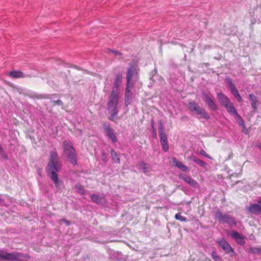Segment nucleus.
<instances>
[{"label":"nucleus","instance_id":"obj_9","mask_svg":"<svg viewBox=\"0 0 261 261\" xmlns=\"http://www.w3.org/2000/svg\"><path fill=\"white\" fill-rule=\"evenodd\" d=\"M179 178L182 179L185 182L188 183L192 187L196 189H198L199 188V185L198 182L191 177L181 174L179 176Z\"/></svg>","mask_w":261,"mask_h":261},{"label":"nucleus","instance_id":"obj_36","mask_svg":"<svg viewBox=\"0 0 261 261\" xmlns=\"http://www.w3.org/2000/svg\"><path fill=\"white\" fill-rule=\"evenodd\" d=\"M4 152V149H3V147H2V146L0 145V153H3Z\"/></svg>","mask_w":261,"mask_h":261},{"label":"nucleus","instance_id":"obj_4","mask_svg":"<svg viewBox=\"0 0 261 261\" xmlns=\"http://www.w3.org/2000/svg\"><path fill=\"white\" fill-rule=\"evenodd\" d=\"M64 152L69 161L73 165L77 164V157L75 150L71 143L69 141L66 140L63 143Z\"/></svg>","mask_w":261,"mask_h":261},{"label":"nucleus","instance_id":"obj_2","mask_svg":"<svg viewBox=\"0 0 261 261\" xmlns=\"http://www.w3.org/2000/svg\"><path fill=\"white\" fill-rule=\"evenodd\" d=\"M138 79V71L136 65L135 64L130 65L128 68L126 75L127 84L125 98L130 99L132 96L130 88Z\"/></svg>","mask_w":261,"mask_h":261},{"label":"nucleus","instance_id":"obj_26","mask_svg":"<svg viewBox=\"0 0 261 261\" xmlns=\"http://www.w3.org/2000/svg\"><path fill=\"white\" fill-rule=\"evenodd\" d=\"M75 189L80 194H84V188L81 185L77 184L75 185Z\"/></svg>","mask_w":261,"mask_h":261},{"label":"nucleus","instance_id":"obj_39","mask_svg":"<svg viewBox=\"0 0 261 261\" xmlns=\"http://www.w3.org/2000/svg\"><path fill=\"white\" fill-rule=\"evenodd\" d=\"M205 157H206L207 158L210 159H212L211 156L210 155L207 154V153H206V155H205Z\"/></svg>","mask_w":261,"mask_h":261},{"label":"nucleus","instance_id":"obj_23","mask_svg":"<svg viewBox=\"0 0 261 261\" xmlns=\"http://www.w3.org/2000/svg\"><path fill=\"white\" fill-rule=\"evenodd\" d=\"M248 252L250 253L261 254V246L250 247L248 249Z\"/></svg>","mask_w":261,"mask_h":261},{"label":"nucleus","instance_id":"obj_34","mask_svg":"<svg viewBox=\"0 0 261 261\" xmlns=\"http://www.w3.org/2000/svg\"><path fill=\"white\" fill-rule=\"evenodd\" d=\"M112 51L113 53H115L116 55H120V53L118 50H110Z\"/></svg>","mask_w":261,"mask_h":261},{"label":"nucleus","instance_id":"obj_13","mask_svg":"<svg viewBox=\"0 0 261 261\" xmlns=\"http://www.w3.org/2000/svg\"><path fill=\"white\" fill-rule=\"evenodd\" d=\"M249 99L250 100L251 107L254 111L256 112L257 110V105L258 103V98L257 96L253 93L249 95Z\"/></svg>","mask_w":261,"mask_h":261},{"label":"nucleus","instance_id":"obj_30","mask_svg":"<svg viewBox=\"0 0 261 261\" xmlns=\"http://www.w3.org/2000/svg\"><path fill=\"white\" fill-rule=\"evenodd\" d=\"M207 105L208 106L209 108L213 110H216L217 109V106L214 101V100H213L211 101V102L208 103Z\"/></svg>","mask_w":261,"mask_h":261},{"label":"nucleus","instance_id":"obj_10","mask_svg":"<svg viewBox=\"0 0 261 261\" xmlns=\"http://www.w3.org/2000/svg\"><path fill=\"white\" fill-rule=\"evenodd\" d=\"M90 197L92 201L96 204L101 205H103L106 204V200L104 196L93 194L91 195Z\"/></svg>","mask_w":261,"mask_h":261},{"label":"nucleus","instance_id":"obj_6","mask_svg":"<svg viewBox=\"0 0 261 261\" xmlns=\"http://www.w3.org/2000/svg\"><path fill=\"white\" fill-rule=\"evenodd\" d=\"M189 109L191 111L194 112L196 114L200 116V117L208 119L210 116L206 113L205 111L201 108L199 105L195 102H189Z\"/></svg>","mask_w":261,"mask_h":261},{"label":"nucleus","instance_id":"obj_31","mask_svg":"<svg viewBox=\"0 0 261 261\" xmlns=\"http://www.w3.org/2000/svg\"><path fill=\"white\" fill-rule=\"evenodd\" d=\"M54 103L58 105H62L63 104L62 101L61 100H55Z\"/></svg>","mask_w":261,"mask_h":261},{"label":"nucleus","instance_id":"obj_1","mask_svg":"<svg viewBox=\"0 0 261 261\" xmlns=\"http://www.w3.org/2000/svg\"><path fill=\"white\" fill-rule=\"evenodd\" d=\"M61 169V164L59 161L57 152L56 151H51L46 167V172L58 190H61L64 186L63 181L58 178L57 174Z\"/></svg>","mask_w":261,"mask_h":261},{"label":"nucleus","instance_id":"obj_24","mask_svg":"<svg viewBox=\"0 0 261 261\" xmlns=\"http://www.w3.org/2000/svg\"><path fill=\"white\" fill-rule=\"evenodd\" d=\"M111 156L113 161L115 163H120V158L117 153L113 149L111 150Z\"/></svg>","mask_w":261,"mask_h":261},{"label":"nucleus","instance_id":"obj_14","mask_svg":"<svg viewBox=\"0 0 261 261\" xmlns=\"http://www.w3.org/2000/svg\"><path fill=\"white\" fill-rule=\"evenodd\" d=\"M122 77L121 76L117 75L115 78L114 85L112 89V91H114L115 94L119 95L120 90L119 86L121 83Z\"/></svg>","mask_w":261,"mask_h":261},{"label":"nucleus","instance_id":"obj_38","mask_svg":"<svg viewBox=\"0 0 261 261\" xmlns=\"http://www.w3.org/2000/svg\"><path fill=\"white\" fill-rule=\"evenodd\" d=\"M257 147L259 149V150L261 151V143H258L257 145Z\"/></svg>","mask_w":261,"mask_h":261},{"label":"nucleus","instance_id":"obj_25","mask_svg":"<svg viewBox=\"0 0 261 261\" xmlns=\"http://www.w3.org/2000/svg\"><path fill=\"white\" fill-rule=\"evenodd\" d=\"M192 160L194 163L199 165L201 167H204L206 166V163L199 159L198 158L193 156L192 158Z\"/></svg>","mask_w":261,"mask_h":261},{"label":"nucleus","instance_id":"obj_29","mask_svg":"<svg viewBox=\"0 0 261 261\" xmlns=\"http://www.w3.org/2000/svg\"><path fill=\"white\" fill-rule=\"evenodd\" d=\"M207 105L208 106L209 108L213 110H216L217 109V106L214 101V100H213L211 101V102L208 103Z\"/></svg>","mask_w":261,"mask_h":261},{"label":"nucleus","instance_id":"obj_12","mask_svg":"<svg viewBox=\"0 0 261 261\" xmlns=\"http://www.w3.org/2000/svg\"><path fill=\"white\" fill-rule=\"evenodd\" d=\"M249 213L258 215L261 214V206L259 204H252L247 208Z\"/></svg>","mask_w":261,"mask_h":261},{"label":"nucleus","instance_id":"obj_22","mask_svg":"<svg viewBox=\"0 0 261 261\" xmlns=\"http://www.w3.org/2000/svg\"><path fill=\"white\" fill-rule=\"evenodd\" d=\"M202 96L203 100L207 105L213 100H214V98L211 94L203 93Z\"/></svg>","mask_w":261,"mask_h":261},{"label":"nucleus","instance_id":"obj_33","mask_svg":"<svg viewBox=\"0 0 261 261\" xmlns=\"http://www.w3.org/2000/svg\"><path fill=\"white\" fill-rule=\"evenodd\" d=\"M200 154L204 156L206 155V152L203 150H201L200 152Z\"/></svg>","mask_w":261,"mask_h":261},{"label":"nucleus","instance_id":"obj_11","mask_svg":"<svg viewBox=\"0 0 261 261\" xmlns=\"http://www.w3.org/2000/svg\"><path fill=\"white\" fill-rule=\"evenodd\" d=\"M231 236L238 244L244 245L245 244V237L243 234H240L237 231H233L231 232Z\"/></svg>","mask_w":261,"mask_h":261},{"label":"nucleus","instance_id":"obj_28","mask_svg":"<svg viewBox=\"0 0 261 261\" xmlns=\"http://www.w3.org/2000/svg\"><path fill=\"white\" fill-rule=\"evenodd\" d=\"M212 257L215 261H221V258L217 255V253L213 251L212 252Z\"/></svg>","mask_w":261,"mask_h":261},{"label":"nucleus","instance_id":"obj_17","mask_svg":"<svg viewBox=\"0 0 261 261\" xmlns=\"http://www.w3.org/2000/svg\"><path fill=\"white\" fill-rule=\"evenodd\" d=\"M172 162L176 167L178 168L182 171L187 172L189 171V169L188 167H187L181 162L179 161L176 158H174L172 159Z\"/></svg>","mask_w":261,"mask_h":261},{"label":"nucleus","instance_id":"obj_8","mask_svg":"<svg viewBox=\"0 0 261 261\" xmlns=\"http://www.w3.org/2000/svg\"><path fill=\"white\" fill-rule=\"evenodd\" d=\"M103 129L106 136L111 139L113 143L117 142V138L115 135L114 130L111 128L109 124H104Z\"/></svg>","mask_w":261,"mask_h":261},{"label":"nucleus","instance_id":"obj_5","mask_svg":"<svg viewBox=\"0 0 261 261\" xmlns=\"http://www.w3.org/2000/svg\"><path fill=\"white\" fill-rule=\"evenodd\" d=\"M229 113L233 117L236 121L238 124L241 126L243 128V132L245 134H247V129L245 124L244 121L241 117V116L238 113V112L236 108L234 107L233 104L229 102Z\"/></svg>","mask_w":261,"mask_h":261},{"label":"nucleus","instance_id":"obj_40","mask_svg":"<svg viewBox=\"0 0 261 261\" xmlns=\"http://www.w3.org/2000/svg\"><path fill=\"white\" fill-rule=\"evenodd\" d=\"M225 81H226V82L227 81L228 82V80L227 78L225 79Z\"/></svg>","mask_w":261,"mask_h":261},{"label":"nucleus","instance_id":"obj_18","mask_svg":"<svg viewBox=\"0 0 261 261\" xmlns=\"http://www.w3.org/2000/svg\"><path fill=\"white\" fill-rule=\"evenodd\" d=\"M138 165L145 174L148 175L152 170L150 165L144 161H140Z\"/></svg>","mask_w":261,"mask_h":261},{"label":"nucleus","instance_id":"obj_20","mask_svg":"<svg viewBox=\"0 0 261 261\" xmlns=\"http://www.w3.org/2000/svg\"><path fill=\"white\" fill-rule=\"evenodd\" d=\"M9 75L12 78H20L24 77V74L23 72L20 71L14 70L9 72Z\"/></svg>","mask_w":261,"mask_h":261},{"label":"nucleus","instance_id":"obj_15","mask_svg":"<svg viewBox=\"0 0 261 261\" xmlns=\"http://www.w3.org/2000/svg\"><path fill=\"white\" fill-rule=\"evenodd\" d=\"M229 90L231 91V93L234 96V97L237 99V100L239 102L242 101L243 99L239 93L238 90L236 88L235 86L229 82Z\"/></svg>","mask_w":261,"mask_h":261},{"label":"nucleus","instance_id":"obj_7","mask_svg":"<svg viewBox=\"0 0 261 261\" xmlns=\"http://www.w3.org/2000/svg\"><path fill=\"white\" fill-rule=\"evenodd\" d=\"M159 130L160 134V142L162 145L163 149L165 152H167L169 150V145L167 136L165 132H164L163 127L162 124H161Z\"/></svg>","mask_w":261,"mask_h":261},{"label":"nucleus","instance_id":"obj_19","mask_svg":"<svg viewBox=\"0 0 261 261\" xmlns=\"http://www.w3.org/2000/svg\"><path fill=\"white\" fill-rule=\"evenodd\" d=\"M216 217L222 223H227L228 222V216L226 214H224L220 212H218L216 214Z\"/></svg>","mask_w":261,"mask_h":261},{"label":"nucleus","instance_id":"obj_27","mask_svg":"<svg viewBox=\"0 0 261 261\" xmlns=\"http://www.w3.org/2000/svg\"><path fill=\"white\" fill-rule=\"evenodd\" d=\"M175 218L176 220H179L181 222H186L187 221V218L185 217H183L181 215L180 213H177L175 215Z\"/></svg>","mask_w":261,"mask_h":261},{"label":"nucleus","instance_id":"obj_32","mask_svg":"<svg viewBox=\"0 0 261 261\" xmlns=\"http://www.w3.org/2000/svg\"><path fill=\"white\" fill-rule=\"evenodd\" d=\"M130 99H128V98H125V105L126 106H128V105H129L130 103Z\"/></svg>","mask_w":261,"mask_h":261},{"label":"nucleus","instance_id":"obj_21","mask_svg":"<svg viewBox=\"0 0 261 261\" xmlns=\"http://www.w3.org/2000/svg\"><path fill=\"white\" fill-rule=\"evenodd\" d=\"M218 243L226 253L228 252V243L225 240H219Z\"/></svg>","mask_w":261,"mask_h":261},{"label":"nucleus","instance_id":"obj_35","mask_svg":"<svg viewBox=\"0 0 261 261\" xmlns=\"http://www.w3.org/2000/svg\"><path fill=\"white\" fill-rule=\"evenodd\" d=\"M234 253V249L229 245V254Z\"/></svg>","mask_w":261,"mask_h":261},{"label":"nucleus","instance_id":"obj_16","mask_svg":"<svg viewBox=\"0 0 261 261\" xmlns=\"http://www.w3.org/2000/svg\"><path fill=\"white\" fill-rule=\"evenodd\" d=\"M217 96L220 103L223 105L228 111V99L227 96L220 93H218Z\"/></svg>","mask_w":261,"mask_h":261},{"label":"nucleus","instance_id":"obj_3","mask_svg":"<svg viewBox=\"0 0 261 261\" xmlns=\"http://www.w3.org/2000/svg\"><path fill=\"white\" fill-rule=\"evenodd\" d=\"M119 96L117 94H115L114 91H111L109 96L108 102V109L111 113L110 119L113 120L117 116L118 110V102Z\"/></svg>","mask_w":261,"mask_h":261},{"label":"nucleus","instance_id":"obj_37","mask_svg":"<svg viewBox=\"0 0 261 261\" xmlns=\"http://www.w3.org/2000/svg\"><path fill=\"white\" fill-rule=\"evenodd\" d=\"M63 221H64L66 224L67 225H69V221H68L65 220V219H63Z\"/></svg>","mask_w":261,"mask_h":261},{"label":"nucleus","instance_id":"obj_41","mask_svg":"<svg viewBox=\"0 0 261 261\" xmlns=\"http://www.w3.org/2000/svg\"><path fill=\"white\" fill-rule=\"evenodd\" d=\"M2 199L0 198V203L2 202Z\"/></svg>","mask_w":261,"mask_h":261}]
</instances>
